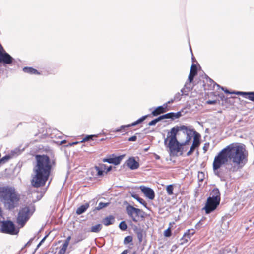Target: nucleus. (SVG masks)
Instances as JSON below:
<instances>
[{
  "instance_id": "obj_1",
  "label": "nucleus",
  "mask_w": 254,
  "mask_h": 254,
  "mask_svg": "<svg viewBox=\"0 0 254 254\" xmlns=\"http://www.w3.org/2000/svg\"><path fill=\"white\" fill-rule=\"evenodd\" d=\"M247 160V153L244 145L233 143L223 149L215 157L213 162L214 171L226 164L227 169L235 173L241 169Z\"/></svg>"
},
{
  "instance_id": "obj_2",
  "label": "nucleus",
  "mask_w": 254,
  "mask_h": 254,
  "mask_svg": "<svg viewBox=\"0 0 254 254\" xmlns=\"http://www.w3.org/2000/svg\"><path fill=\"white\" fill-rule=\"evenodd\" d=\"M36 164L34 166V175L31 180L32 185L35 188L45 186L48 181L55 162L47 155H36Z\"/></svg>"
},
{
  "instance_id": "obj_3",
  "label": "nucleus",
  "mask_w": 254,
  "mask_h": 254,
  "mask_svg": "<svg viewBox=\"0 0 254 254\" xmlns=\"http://www.w3.org/2000/svg\"><path fill=\"white\" fill-rule=\"evenodd\" d=\"M20 200L21 195L14 187L9 186L0 187V201L6 210H14L19 206Z\"/></svg>"
},
{
  "instance_id": "obj_4",
  "label": "nucleus",
  "mask_w": 254,
  "mask_h": 254,
  "mask_svg": "<svg viewBox=\"0 0 254 254\" xmlns=\"http://www.w3.org/2000/svg\"><path fill=\"white\" fill-rule=\"evenodd\" d=\"M178 131V128H172L171 131L168 133L167 138L165 140V144L168 140L169 141L167 147L169 149L170 155L172 156H179L180 143L176 137Z\"/></svg>"
},
{
  "instance_id": "obj_5",
  "label": "nucleus",
  "mask_w": 254,
  "mask_h": 254,
  "mask_svg": "<svg viewBox=\"0 0 254 254\" xmlns=\"http://www.w3.org/2000/svg\"><path fill=\"white\" fill-rule=\"evenodd\" d=\"M35 211V207L32 204L23 206L20 209L16 218V223L20 228L24 226Z\"/></svg>"
},
{
  "instance_id": "obj_6",
  "label": "nucleus",
  "mask_w": 254,
  "mask_h": 254,
  "mask_svg": "<svg viewBox=\"0 0 254 254\" xmlns=\"http://www.w3.org/2000/svg\"><path fill=\"white\" fill-rule=\"evenodd\" d=\"M207 80L209 81L210 82V86L208 85V87H206V84H203L204 89L205 90H209L213 89L215 87V86H217L219 88H221L225 93L229 94H236V95H242L245 98L248 99L254 102V92H241V91H233L230 92L227 88H225L223 87H221L219 84L215 83L212 79L207 77Z\"/></svg>"
},
{
  "instance_id": "obj_7",
  "label": "nucleus",
  "mask_w": 254,
  "mask_h": 254,
  "mask_svg": "<svg viewBox=\"0 0 254 254\" xmlns=\"http://www.w3.org/2000/svg\"><path fill=\"white\" fill-rule=\"evenodd\" d=\"M182 116V112L179 111L177 113L170 112L166 114L160 116L159 117L152 120L146 124V126H154L157 122H162L163 124H160L164 127L169 125V121L164 120L165 119H170L171 121L178 119Z\"/></svg>"
},
{
  "instance_id": "obj_8",
  "label": "nucleus",
  "mask_w": 254,
  "mask_h": 254,
  "mask_svg": "<svg viewBox=\"0 0 254 254\" xmlns=\"http://www.w3.org/2000/svg\"><path fill=\"white\" fill-rule=\"evenodd\" d=\"M1 223L0 231L1 232L10 235H16L19 232L18 229H16L15 224L10 220L3 221Z\"/></svg>"
},
{
  "instance_id": "obj_9",
  "label": "nucleus",
  "mask_w": 254,
  "mask_h": 254,
  "mask_svg": "<svg viewBox=\"0 0 254 254\" xmlns=\"http://www.w3.org/2000/svg\"><path fill=\"white\" fill-rule=\"evenodd\" d=\"M220 201H218L216 199H213L208 197L207 199L206 202L203 210H205L206 214H210L212 212L215 211L220 204Z\"/></svg>"
},
{
  "instance_id": "obj_10",
  "label": "nucleus",
  "mask_w": 254,
  "mask_h": 254,
  "mask_svg": "<svg viewBox=\"0 0 254 254\" xmlns=\"http://www.w3.org/2000/svg\"><path fill=\"white\" fill-rule=\"evenodd\" d=\"M126 211L129 217H130L132 221L134 222H137L138 220L139 216L141 215L142 211L134 207L131 205H128L126 207Z\"/></svg>"
},
{
  "instance_id": "obj_11",
  "label": "nucleus",
  "mask_w": 254,
  "mask_h": 254,
  "mask_svg": "<svg viewBox=\"0 0 254 254\" xmlns=\"http://www.w3.org/2000/svg\"><path fill=\"white\" fill-rule=\"evenodd\" d=\"M200 143V135L198 133L195 134L193 139L192 144L190 147V150L187 152L186 155L187 156L191 155L193 153L195 149L199 147Z\"/></svg>"
},
{
  "instance_id": "obj_12",
  "label": "nucleus",
  "mask_w": 254,
  "mask_h": 254,
  "mask_svg": "<svg viewBox=\"0 0 254 254\" xmlns=\"http://www.w3.org/2000/svg\"><path fill=\"white\" fill-rule=\"evenodd\" d=\"M140 189L146 197L148 198L150 200L154 199L155 197V193L154 190L152 189L144 186H141L140 187Z\"/></svg>"
},
{
  "instance_id": "obj_13",
  "label": "nucleus",
  "mask_w": 254,
  "mask_h": 254,
  "mask_svg": "<svg viewBox=\"0 0 254 254\" xmlns=\"http://www.w3.org/2000/svg\"><path fill=\"white\" fill-rule=\"evenodd\" d=\"M13 58L7 52L2 53L0 51V63H3L6 64H12Z\"/></svg>"
},
{
  "instance_id": "obj_14",
  "label": "nucleus",
  "mask_w": 254,
  "mask_h": 254,
  "mask_svg": "<svg viewBox=\"0 0 254 254\" xmlns=\"http://www.w3.org/2000/svg\"><path fill=\"white\" fill-rule=\"evenodd\" d=\"M190 144V138H189L187 139L185 142L180 143V149L179 151V155L182 156L183 155L184 152H186L188 149L189 146Z\"/></svg>"
},
{
  "instance_id": "obj_15",
  "label": "nucleus",
  "mask_w": 254,
  "mask_h": 254,
  "mask_svg": "<svg viewBox=\"0 0 254 254\" xmlns=\"http://www.w3.org/2000/svg\"><path fill=\"white\" fill-rule=\"evenodd\" d=\"M167 110V104H164L162 106H160L157 107L152 111V114L154 116H156L162 113L166 112Z\"/></svg>"
},
{
  "instance_id": "obj_16",
  "label": "nucleus",
  "mask_w": 254,
  "mask_h": 254,
  "mask_svg": "<svg viewBox=\"0 0 254 254\" xmlns=\"http://www.w3.org/2000/svg\"><path fill=\"white\" fill-rule=\"evenodd\" d=\"M127 165L131 170L136 169L139 166L138 162L133 157H130L127 160Z\"/></svg>"
},
{
  "instance_id": "obj_17",
  "label": "nucleus",
  "mask_w": 254,
  "mask_h": 254,
  "mask_svg": "<svg viewBox=\"0 0 254 254\" xmlns=\"http://www.w3.org/2000/svg\"><path fill=\"white\" fill-rule=\"evenodd\" d=\"M123 157L122 156L115 157L114 158H106L103 160L104 162H108L111 164H114L116 165H118L120 163Z\"/></svg>"
},
{
  "instance_id": "obj_18",
  "label": "nucleus",
  "mask_w": 254,
  "mask_h": 254,
  "mask_svg": "<svg viewBox=\"0 0 254 254\" xmlns=\"http://www.w3.org/2000/svg\"><path fill=\"white\" fill-rule=\"evenodd\" d=\"M149 116H150L149 115H147L142 116V117H141L140 118H139L136 121L132 122L131 124H129L127 125H121L120 127H131L133 126H135L139 123H142L147 117H149Z\"/></svg>"
},
{
  "instance_id": "obj_19",
  "label": "nucleus",
  "mask_w": 254,
  "mask_h": 254,
  "mask_svg": "<svg viewBox=\"0 0 254 254\" xmlns=\"http://www.w3.org/2000/svg\"><path fill=\"white\" fill-rule=\"evenodd\" d=\"M193 88L191 83L187 81L184 85V87L181 89V92L184 95H188L189 92Z\"/></svg>"
},
{
  "instance_id": "obj_20",
  "label": "nucleus",
  "mask_w": 254,
  "mask_h": 254,
  "mask_svg": "<svg viewBox=\"0 0 254 254\" xmlns=\"http://www.w3.org/2000/svg\"><path fill=\"white\" fill-rule=\"evenodd\" d=\"M209 197L213 199H216L218 201L221 200L220 193L219 190L217 188L214 189L210 193Z\"/></svg>"
},
{
  "instance_id": "obj_21",
  "label": "nucleus",
  "mask_w": 254,
  "mask_h": 254,
  "mask_svg": "<svg viewBox=\"0 0 254 254\" xmlns=\"http://www.w3.org/2000/svg\"><path fill=\"white\" fill-rule=\"evenodd\" d=\"M115 217L112 215H109L103 219L102 222L105 226H109L114 223Z\"/></svg>"
},
{
  "instance_id": "obj_22",
  "label": "nucleus",
  "mask_w": 254,
  "mask_h": 254,
  "mask_svg": "<svg viewBox=\"0 0 254 254\" xmlns=\"http://www.w3.org/2000/svg\"><path fill=\"white\" fill-rule=\"evenodd\" d=\"M95 169L97 172V175L100 176L103 175V172L106 169V165L105 164H101L99 166H96Z\"/></svg>"
},
{
  "instance_id": "obj_23",
  "label": "nucleus",
  "mask_w": 254,
  "mask_h": 254,
  "mask_svg": "<svg viewBox=\"0 0 254 254\" xmlns=\"http://www.w3.org/2000/svg\"><path fill=\"white\" fill-rule=\"evenodd\" d=\"M89 207V204L87 203L84 205H82L78 207L76 210V213L78 215H80L85 212Z\"/></svg>"
},
{
  "instance_id": "obj_24",
  "label": "nucleus",
  "mask_w": 254,
  "mask_h": 254,
  "mask_svg": "<svg viewBox=\"0 0 254 254\" xmlns=\"http://www.w3.org/2000/svg\"><path fill=\"white\" fill-rule=\"evenodd\" d=\"M23 71L27 73L31 74H39L40 73L36 69L31 67H24L23 68Z\"/></svg>"
},
{
  "instance_id": "obj_25",
  "label": "nucleus",
  "mask_w": 254,
  "mask_h": 254,
  "mask_svg": "<svg viewBox=\"0 0 254 254\" xmlns=\"http://www.w3.org/2000/svg\"><path fill=\"white\" fill-rule=\"evenodd\" d=\"M102 228V225L98 224L91 227L90 231L93 233H98L101 230Z\"/></svg>"
},
{
  "instance_id": "obj_26",
  "label": "nucleus",
  "mask_w": 254,
  "mask_h": 254,
  "mask_svg": "<svg viewBox=\"0 0 254 254\" xmlns=\"http://www.w3.org/2000/svg\"><path fill=\"white\" fill-rule=\"evenodd\" d=\"M83 138L81 141H80V142H85L88 141L90 140H93L94 137H97V135H82Z\"/></svg>"
},
{
  "instance_id": "obj_27",
  "label": "nucleus",
  "mask_w": 254,
  "mask_h": 254,
  "mask_svg": "<svg viewBox=\"0 0 254 254\" xmlns=\"http://www.w3.org/2000/svg\"><path fill=\"white\" fill-rule=\"evenodd\" d=\"M195 233V230L194 229H188L184 234L188 236L189 239L190 240L191 237Z\"/></svg>"
},
{
  "instance_id": "obj_28",
  "label": "nucleus",
  "mask_w": 254,
  "mask_h": 254,
  "mask_svg": "<svg viewBox=\"0 0 254 254\" xmlns=\"http://www.w3.org/2000/svg\"><path fill=\"white\" fill-rule=\"evenodd\" d=\"M174 187L172 185H169L167 186L166 187V191L168 195H171L173 194V190Z\"/></svg>"
},
{
  "instance_id": "obj_29",
  "label": "nucleus",
  "mask_w": 254,
  "mask_h": 254,
  "mask_svg": "<svg viewBox=\"0 0 254 254\" xmlns=\"http://www.w3.org/2000/svg\"><path fill=\"white\" fill-rule=\"evenodd\" d=\"M68 246L63 244L57 254H65Z\"/></svg>"
},
{
  "instance_id": "obj_30",
  "label": "nucleus",
  "mask_w": 254,
  "mask_h": 254,
  "mask_svg": "<svg viewBox=\"0 0 254 254\" xmlns=\"http://www.w3.org/2000/svg\"><path fill=\"white\" fill-rule=\"evenodd\" d=\"M11 158V157L9 155H5V156L3 157L2 158L0 159V164H4V163H5Z\"/></svg>"
},
{
  "instance_id": "obj_31",
  "label": "nucleus",
  "mask_w": 254,
  "mask_h": 254,
  "mask_svg": "<svg viewBox=\"0 0 254 254\" xmlns=\"http://www.w3.org/2000/svg\"><path fill=\"white\" fill-rule=\"evenodd\" d=\"M133 238L131 236H127L126 237L124 240V244L126 245L127 244L132 241Z\"/></svg>"
},
{
  "instance_id": "obj_32",
  "label": "nucleus",
  "mask_w": 254,
  "mask_h": 254,
  "mask_svg": "<svg viewBox=\"0 0 254 254\" xmlns=\"http://www.w3.org/2000/svg\"><path fill=\"white\" fill-rule=\"evenodd\" d=\"M196 74V72L194 71V73H192L191 72H190L189 77H188V80L187 81L191 83V82L193 80L194 77Z\"/></svg>"
},
{
  "instance_id": "obj_33",
  "label": "nucleus",
  "mask_w": 254,
  "mask_h": 254,
  "mask_svg": "<svg viewBox=\"0 0 254 254\" xmlns=\"http://www.w3.org/2000/svg\"><path fill=\"white\" fill-rule=\"evenodd\" d=\"M190 240L188 239H187L186 238V236L184 234L183 237H182V238L180 240V245H184L186 243H187V242H189V241H190Z\"/></svg>"
},
{
  "instance_id": "obj_34",
  "label": "nucleus",
  "mask_w": 254,
  "mask_h": 254,
  "mask_svg": "<svg viewBox=\"0 0 254 254\" xmlns=\"http://www.w3.org/2000/svg\"><path fill=\"white\" fill-rule=\"evenodd\" d=\"M119 227L122 230L125 231L127 228V225L125 221H122L119 224Z\"/></svg>"
},
{
  "instance_id": "obj_35",
  "label": "nucleus",
  "mask_w": 254,
  "mask_h": 254,
  "mask_svg": "<svg viewBox=\"0 0 254 254\" xmlns=\"http://www.w3.org/2000/svg\"><path fill=\"white\" fill-rule=\"evenodd\" d=\"M137 236L139 242L140 243L142 242L143 240V234L142 230H140L137 232Z\"/></svg>"
},
{
  "instance_id": "obj_36",
  "label": "nucleus",
  "mask_w": 254,
  "mask_h": 254,
  "mask_svg": "<svg viewBox=\"0 0 254 254\" xmlns=\"http://www.w3.org/2000/svg\"><path fill=\"white\" fill-rule=\"evenodd\" d=\"M182 95V93L180 94L179 92L177 93L174 96L173 100H176V101H180L181 99Z\"/></svg>"
},
{
  "instance_id": "obj_37",
  "label": "nucleus",
  "mask_w": 254,
  "mask_h": 254,
  "mask_svg": "<svg viewBox=\"0 0 254 254\" xmlns=\"http://www.w3.org/2000/svg\"><path fill=\"white\" fill-rule=\"evenodd\" d=\"M171 234H172V232H171V230L170 227H169L164 232V235L167 237H170L171 236Z\"/></svg>"
},
{
  "instance_id": "obj_38",
  "label": "nucleus",
  "mask_w": 254,
  "mask_h": 254,
  "mask_svg": "<svg viewBox=\"0 0 254 254\" xmlns=\"http://www.w3.org/2000/svg\"><path fill=\"white\" fill-rule=\"evenodd\" d=\"M108 205V203H103V202H100L97 209L98 210H100L101 209H102V208L107 206Z\"/></svg>"
},
{
  "instance_id": "obj_39",
  "label": "nucleus",
  "mask_w": 254,
  "mask_h": 254,
  "mask_svg": "<svg viewBox=\"0 0 254 254\" xmlns=\"http://www.w3.org/2000/svg\"><path fill=\"white\" fill-rule=\"evenodd\" d=\"M210 146L209 143H205L203 147V150L204 153H206L209 149Z\"/></svg>"
},
{
  "instance_id": "obj_40",
  "label": "nucleus",
  "mask_w": 254,
  "mask_h": 254,
  "mask_svg": "<svg viewBox=\"0 0 254 254\" xmlns=\"http://www.w3.org/2000/svg\"><path fill=\"white\" fill-rule=\"evenodd\" d=\"M137 201L139 202L140 204L143 205L144 207H147V203L146 201L143 199L142 198H139L137 200Z\"/></svg>"
},
{
  "instance_id": "obj_41",
  "label": "nucleus",
  "mask_w": 254,
  "mask_h": 254,
  "mask_svg": "<svg viewBox=\"0 0 254 254\" xmlns=\"http://www.w3.org/2000/svg\"><path fill=\"white\" fill-rule=\"evenodd\" d=\"M194 71H195L196 73L197 72V66L195 64H193L191 65L190 72L193 73Z\"/></svg>"
},
{
  "instance_id": "obj_42",
  "label": "nucleus",
  "mask_w": 254,
  "mask_h": 254,
  "mask_svg": "<svg viewBox=\"0 0 254 254\" xmlns=\"http://www.w3.org/2000/svg\"><path fill=\"white\" fill-rule=\"evenodd\" d=\"M71 239V237L70 236H69L67 237L66 240L64 241V243L63 244L65 245L66 246H68L69 242Z\"/></svg>"
},
{
  "instance_id": "obj_43",
  "label": "nucleus",
  "mask_w": 254,
  "mask_h": 254,
  "mask_svg": "<svg viewBox=\"0 0 254 254\" xmlns=\"http://www.w3.org/2000/svg\"><path fill=\"white\" fill-rule=\"evenodd\" d=\"M137 139V137L136 136H133L128 138V140L129 141H135Z\"/></svg>"
},
{
  "instance_id": "obj_44",
  "label": "nucleus",
  "mask_w": 254,
  "mask_h": 254,
  "mask_svg": "<svg viewBox=\"0 0 254 254\" xmlns=\"http://www.w3.org/2000/svg\"><path fill=\"white\" fill-rule=\"evenodd\" d=\"M131 196L134 198V199H135L136 200H138V199L139 198V196H138V194H136L135 193H131Z\"/></svg>"
},
{
  "instance_id": "obj_45",
  "label": "nucleus",
  "mask_w": 254,
  "mask_h": 254,
  "mask_svg": "<svg viewBox=\"0 0 254 254\" xmlns=\"http://www.w3.org/2000/svg\"><path fill=\"white\" fill-rule=\"evenodd\" d=\"M208 104H215L216 103V100H208L206 102Z\"/></svg>"
},
{
  "instance_id": "obj_46",
  "label": "nucleus",
  "mask_w": 254,
  "mask_h": 254,
  "mask_svg": "<svg viewBox=\"0 0 254 254\" xmlns=\"http://www.w3.org/2000/svg\"><path fill=\"white\" fill-rule=\"evenodd\" d=\"M112 167L111 166H110L107 168L106 167V169L105 172H106V173H107L108 172H109L110 171H111L112 170Z\"/></svg>"
},
{
  "instance_id": "obj_47",
  "label": "nucleus",
  "mask_w": 254,
  "mask_h": 254,
  "mask_svg": "<svg viewBox=\"0 0 254 254\" xmlns=\"http://www.w3.org/2000/svg\"><path fill=\"white\" fill-rule=\"evenodd\" d=\"M47 237V236H45L42 239V240L40 241V242L39 243V244H38V246H40V245H41L42 244V243H43L44 242V241L45 240L46 238Z\"/></svg>"
},
{
  "instance_id": "obj_48",
  "label": "nucleus",
  "mask_w": 254,
  "mask_h": 254,
  "mask_svg": "<svg viewBox=\"0 0 254 254\" xmlns=\"http://www.w3.org/2000/svg\"><path fill=\"white\" fill-rule=\"evenodd\" d=\"M174 101H176V100H173V99H171L170 100L168 101L167 103H166L165 104H167V105L168 104H171V103H173Z\"/></svg>"
},
{
  "instance_id": "obj_49",
  "label": "nucleus",
  "mask_w": 254,
  "mask_h": 254,
  "mask_svg": "<svg viewBox=\"0 0 254 254\" xmlns=\"http://www.w3.org/2000/svg\"><path fill=\"white\" fill-rule=\"evenodd\" d=\"M128 250H125L121 254H127V253H128Z\"/></svg>"
},
{
  "instance_id": "obj_50",
  "label": "nucleus",
  "mask_w": 254,
  "mask_h": 254,
  "mask_svg": "<svg viewBox=\"0 0 254 254\" xmlns=\"http://www.w3.org/2000/svg\"><path fill=\"white\" fill-rule=\"evenodd\" d=\"M80 142H72V144L71 145H75V144H77L78 143H79Z\"/></svg>"
},
{
  "instance_id": "obj_51",
  "label": "nucleus",
  "mask_w": 254,
  "mask_h": 254,
  "mask_svg": "<svg viewBox=\"0 0 254 254\" xmlns=\"http://www.w3.org/2000/svg\"><path fill=\"white\" fill-rule=\"evenodd\" d=\"M160 156H159V155H155V158H156V159H160Z\"/></svg>"
},
{
  "instance_id": "obj_52",
  "label": "nucleus",
  "mask_w": 254,
  "mask_h": 254,
  "mask_svg": "<svg viewBox=\"0 0 254 254\" xmlns=\"http://www.w3.org/2000/svg\"><path fill=\"white\" fill-rule=\"evenodd\" d=\"M175 127H179L178 126H176ZM180 127H187L185 125H182V126H180Z\"/></svg>"
},
{
  "instance_id": "obj_53",
  "label": "nucleus",
  "mask_w": 254,
  "mask_h": 254,
  "mask_svg": "<svg viewBox=\"0 0 254 254\" xmlns=\"http://www.w3.org/2000/svg\"><path fill=\"white\" fill-rule=\"evenodd\" d=\"M194 59H195V58H194V57H193V55H192V62H194Z\"/></svg>"
},
{
  "instance_id": "obj_54",
  "label": "nucleus",
  "mask_w": 254,
  "mask_h": 254,
  "mask_svg": "<svg viewBox=\"0 0 254 254\" xmlns=\"http://www.w3.org/2000/svg\"><path fill=\"white\" fill-rule=\"evenodd\" d=\"M57 131V130L56 128H54L53 130V131H54V132H56Z\"/></svg>"
},
{
  "instance_id": "obj_55",
  "label": "nucleus",
  "mask_w": 254,
  "mask_h": 254,
  "mask_svg": "<svg viewBox=\"0 0 254 254\" xmlns=\"http://www.w3.org/2000/svg\"><path fill=\"white\" fill-rule=\"evenodd\" d=\"M82 240V239H80V240H79L76 241L75 242V243H78L79 242H80V241H81Z\"/></svg>"
},
{
  "instance_id": "obj_56",
  "label": "nucleus",
  "mask_w": 254,
  "mask_h": 254,
  "mask_svg": "<svg viewBox=\"0 0 254 254\" xmlns=\"http://www.w3.org/2000/svg\"><path fill=\"white\" fill-rule=\"evenodd\" d=\"M132 254H136V251H134Z\"/></svg>"
},
{
  "instance_id": "obj_57",
  "label": "nucleus",
  "mask_w": 254,
  "mask_h": 254,
  "mask_svg": "<svg viewBox=\"0 0 254 254\" xmlns=\"http://www.w3.org/2000/svg\"><path fill=\"white\" fill-rule=\"evenodd\" d=\"M181 129H187V127H185V128H181Z\"/></svg>"
},
{
  "instance_id": "obj_58",
  "label": "nucleus",
  "mask_w": 254,
  "mask_h": 254,
  "mask_svg": "<svg viewBox=\"0 0 254 254\" xmlns=\"http://www.w3.org/2000/svg\"><path fill=\"white\" fill-rule=\"evenodd\" d=\"M216 174L217 175L219 176V173H216Z\"/></svg>"
},
{
  "instance_id": "obj_59",
  "label": "nucleus",
  "mask_w": 254,
  "mask_h": 254,
  "mask_svg": "<svg viewBox=\"0 0 254 254\" xmlns=\"http://www.w3.org/2000/svg\"><path fill=\"white\" fill-rule=\"evenodd\" d=\"M187 239H188V236H186Z\"/></svg>"
}]
</instances>
